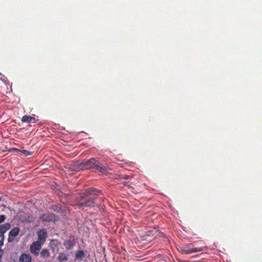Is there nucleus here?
<instances>
[{"label":"nucleus","mask_w":262,"mask_h":262,"mask_svg":"<svg viewBox=\"0 0 262 262\" xmlns=\"http://www.w3.org/2000/svg\"><path fill=\"white\" fill-rule=\"evenodd\" d=\"M101 191L91 187L87 189L80 196L79 205L83 207H96L100 211H104L105 206L103 204L104 198L100 197Z\"/></svg>","instance_id":"1"},{"label":"nucleus","mask_w":262,"mask_h":262,"mask_svg":"<svg viewBox=\"0 0 262 262\" xmlns=\"http://www.w3.org/2000/svg\"><path fill=\"white\" fill-rule=\"evenodd\" d=\"M177 249L180 252L184 254H189L201 251H206L208 250V248L207 246L199 248L194 247V245L192 243L182 246H180Z\"/></svg>","instance_id":"2"},{"label":"nucleus","mask_w":262,"mask_h":262,"mask_svg":"<svg viewBox=\"0 0 262 262\" xmlns=\"http://www.w3.org/2000/svg\"><path fill=\"white\" fill-rule=\"evenodd\" d=\"M78 242V239L74 235H70L68 239H66L63 243V246L67 250H72Z\"/></svg>","instance_id":"3"},{"label":"nucleus","mask_w":262,"mask_h":262,"mask_svg":"<svg viewBox=\"0 0 262 262\" xmlns=\"http://www.w3.org/2000/svg\"><path fill=\"white\" fill-rule=\"evenodd\" d=\"M94 169H96L99 172H100L105 175L110 174V171L111 170V169L109 168L107 165H103L97 160H96V164H95Z\"/></svg>","instance_id":"4"},{"label":"nucleus","mask_w":262,"mask_h":262,"mask_svg":"<svg viewBox=\"0 0 262 262\" xmlns=\"http://www.w3.org/2000/svg\"><path fill=\"white\" fill-rule=\"evenodd\" d=\"M96 160L95 158H91L89 160H83L80 165L81 168L84 169H94Z\"/></svg>","instance_id":"5"},{"label":"nucleus","mask_w":262,"mask_h":262,"mask_svg":"<svg viewBox=\"0 0 262 262\" xmlns=\"http://www.w3.org/2000/svg\"><path fill=\"white\" fill-rule=\"evenodd\" d=\"M48 235L47 232L45 229H41L37 232V242L43 245L46 242Z\"/></svg>","instance_id":"6"},{"label":"nucleus","mask_w":262,"mask_h":262,"mask_svg":"<svg viewBox=\"0 0 262 262\" xmlns=\"http://www.w3.org/2000/svg\"><path fill=\"white\" fill-rule=\"evenodd\" d=\"M42 245L37 242H33L30 246V252L35 256H37L39 254V251L41 249Z\"/></svg>","instance_id":"7"},{"label":"nucleus","mask_w":262,"mask_h":262,"mask_svg":"<svg viewBox=\"0 0 262 262\" xmlns=\"http://www.w3.org/2000/svg\"><path fill=\"white\" fill-rule=\"evenodd\" d=\"M40 219L43 222L56 221V216L53 213L48 212L41 214Z\"/></svg>","instance_id":"8"},{"label":"nucleus","mask_w":262,"mask_h":262,"mask_svg":"<svg viewBox=\"0 0 262 262\" xmlns=\"http://www.w3.org/2000/svg\"><path fill=\"white\" fill-rule=\"evenodd\" d=\"M20 231L18 227H14L9 232L8 241L9 243L13 242L14 238L18 234Z\"/></svg>","instance_id":"9"},{"label":"nucleus","mask_w":262,"mask_h":262,"mask_svg":"<svg viewBox=\"0 0 262 262\" xmlns=\"http://www.w3.org/2000/svg\"><path fill=\"white\" fill-rule=\"evenodd\" d=\"M58 195L60 202L64 204H67L71 199V196L70 194L64 193L62 192H59Z\"/></svg>","instance_id":"10"},{"label":"nucleus","mask_w":262,"mask_h":262,"mask_svg":"<svg viewBox=\"0 0 262 262\" xmlns=\"http://www.w3.org/2000/svg\"><path fill=\"white\" fill-rule=\"evenodd\" d=\"M86 254L84 250H78L76 251L75 255V260H81L85 257Z\"/></svg>","instance_id":"11"},{"label":"nucleus","mask_w":262,"mask_h":262,"mask_svg":"<svg viewBox=\"0 0 262 262\" xmlns=\"http://www.w3.org/2000/svg\"><path fill=\"white\" fill-rule=\"evenodd\" d=\"M49 209L54 212L59 213H63L65 212V210L61 208L60 204L53 205L49 207Z\"/></svg>","instance_id":"12"},{"label":"nucleus","mask_w":262,"mask_h":262,"mask_svg":"<svg viewBox=\"0 0 262 262\" xmlns=\"http://www.w3.org/2000/svg\"><path fill=\"white\" fill-rule=\"evenodd\" d=\"M9 223L0 225V237H4V233L10 228Z\"/></svg>","instance_id":"13"},{"label":"nucleus","mask_w":262,"mask_h":262,"mask_svg":"<svg viewBox=\"0 0 262 262\" xmlns=\"http://www.w3.org/2000/svg\"><path fill=\"white\" fill-rule=\"evenodd\" d=\"M32 257L29 254L22 253L19 257V262H31Z\"/></svg>","instance_id":"14"},{"label":"nucleus","mask_w":262,"mask_h":262,"mask_svg":"<svg viewBox=\"0 0 262 262\" xmlns=\"http://www.w3.org/2000/svg\"><path fill=\"white\" fill-rule=\"evenodd\" d=\"M69 257L70 254L69 253L62 252L59 254L57 259L60 262H66L69 259Z\"/></svg>","instance_id":"15"},{"label":"nucleus","mask_w":262,"mask_h":262,"mask_svg":"<svg viewBox=\"0 0 262 262\" xmlns=\"http://www.w3.org/2000/svg\"><path fill=\"white\" fill-rule=\"evenodd\" d=\"M35 118L30 116L25 115L22 117L21 121L25 123H31L35 121Z\"/></svg>","instance_id":"16"},{"label":"nucleus","mask_w":262,"mask_h":262,"mask_svg":"<svg viewBox=\"0 0 262 262\" xmlns=\"http://www.w3.org/2000/svg\"><path fill=\"white\" fill-rule=\"evenodd\" d=\"M40 255L42 257H48L50 256V253L48 250L43 249L40 252Z\"/></svg>","instance_id":"17"},{"label":"nucleus","mask_w":262,"mask_h":262,"mask_svg":"<svg viewBox=\"0 0 262 262\" xmlns=\"http://www.w3.org/2000/svg\"><path fill=\"white\" fill-rule=\"evenodd\" d=\"M128 178H129V176H127V175H124V176H119V175H116V177H115V179H118L120 181H122L123 180H124V179H125V180L126 179H128Z\"/></svg>","instance_id":"18"},{"label":"nucleus","mask_w":262,"mask_h":262,"mask_svg":"<svg viewBox=\"0 0 262 262\" xmlns=\"http://www.w3.org/2000/svg\"><path fill=\"white\" fill-rule=\"evenodd\" d=\"M34 220V219L32 216H28L26 218V221L28 223H31V222H33Z\"/></svg>","instance_id":"19"},{"label":"nucleus","mask_w":262,"mask_h":262,"mask_svg":"<svg viewBox=\"0 0 262 262\" xmlns=\"http://www.w3.org/2000/svg\"><path fill=\"white\" fill-rule=\"evenodd\" d=\"M6 219V217L5 215L2 214L0 215V224L4 222Z\"/></svg>","instance_id":"20"},{"label":"nucleus","mask_w":262,"mask_h":262,"mask_svg":"<svg viewBox=\"0 0 262 262\" xmlns=\"http://www.w3.org/2000/svg\"><path fill=\"white\" fill-rule=\"evenodd\" d=\"M0 249L4 246V237H0Z\"/></svg>","instance_id":"21"},{"label":"nucleus","mask_w":262,"mask_h":262,"mask_svg":"<svg viewBox=\"0 0 262 262\" xmlns=\"http://www.w3.org/2000/svg\"><path fill=\"white\" fill-rule=\"evenodd\" d=\"M22 152L26 154V155H31V152L27 150H23L22 151Z\"/></svg>","instance_id":"22"},{"label":"nucleus","mask_w":262,"mask_h":262,"mask_svg":"<svg viewBox=\"0 0 262 262\" xmlns=\"http://www.w3.org/2000/svg\"><path fill=\"white\" fill-rule=\"evenodd\" d=\"M2 200H4V199H3V197L0 196V202H1Z\"/></svg>","instance_id":"23"}]
</instances>
